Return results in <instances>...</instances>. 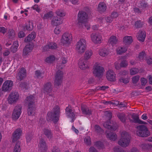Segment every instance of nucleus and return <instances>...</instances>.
Listing matches in <instances>:
<instances>
[{"instance_id": "4c0bfd02", "label": "nucleus", "mask_w": 152, "mask_h": 152, "mask_svg": "<svg viewBox=\"0 0 152 152\" xmlns=\"http://www.w3.org/2000/svg\"><path fill=\"white\" fill-rule=\"evenodd\" d=\"M53 16V13L52 11H50L47 13L45 14L43 18L44 19H47L51 18Z\"/></svg>"}, {"instance_id": "a878e982", "label": "nucleus", "mask_w": 152, "mask_h": 152, "mask_svg": "<svg viewBox=\"0 0 152 152\" xmlns=\"http://www.w3.org/2000/svg\"><path fill=\"white\" fill-rule=\"evenodd\" d=\"M36 36L35 33L34 32H32L25 38L24 42H28L31 41L35 38Z\"/></svg>"}, {"instance_id": "39448f33", "label": "nucleus", "mask_w": 152, "mask_h": 152, "mask_svg": "<svg viewBox=\"0 0 152 152\" xmlns=\"http://www.w3.org/2000/svg\"><path fill=\"white\" fill-rule=\"evenodd\" d=\"M88 18L87 14L83 11H80L77 15L78 22L77 24L79 27L82 24V23H84L87 21Z\"/></svg>"}, {"instance_id": "ddd939ff", "label": "nucleus", "mask_w": 152, "mask_h": 152, "mask_svg": "<svg viewBox=\"0 0 152 152\" xmlns=\"http://www.w3.org/2000/svg\"><path fill=\"white\" fill-rule=\"evenodd\" d=\"M22 131L20 129H16L13 133L12 136V141L14 142L20 138L21 135Z\"/></svg>"}, {"instance_id": "37998d69", "label": "nucleus", "mask_w": 152, "mask_h": 152, "mask_svg": "<svg viewBox=\"0 0 152 152\" xmlns=\"http://www.w3.org/2000/svg\"><path fill=\"white\" fill-rule=\"evenodd\" d=\"M95 131L97 133H102L103 132V129L99 125H96L94 126Z\"/></svg>"}, {"instance_id": "13d9d810", "label": "nucleus", "mask_w": 152, "mask_h": 152, "mask_svg": "<svg viewBox=\"0 0 152 152\" xmlns=\"http://www.w3.org/2000/svg\"><path fill=\"white\" fill-rule=\"evenodd\" d=\"M128 65V62L126 60L122 61L120 64V66L121 67H126Z\"/></svg>"}, {"instance_id": "c9c22d12", "label": "nucleus", "mask_w": 152, "mask_h": 152, "mask_svg": "<svg viewBox=\"0 0 152 152\" xmlns=\"http://www.w3.org/2000/svg\"><path fill=\"white\" fill-rule=\"evenodd\" d=\"M99 54L101 56L104 57L107 56L109 54V51L106 48H102L99 50Z\"/></svg>"}, {"instance_id": "5fc2aeb1", "label": "nucleus", "mask_w": 152, "mask_h": 152, "mask_svg": "<svg viewBox=\"0 0 152 152\" xmlns=\"http://www.w3.org/2000/svg\"><path fill=\"white\" fill-rule=\"evenodd\" d=\"M84 142L86 144L89 145L91 144V139L90 137H87L84 139Z\"/></svg>"}, {"instance_id": "a19ab883", "label": "nucleus", "mask_w": 152, "mask_h": 152, "mask_svg": "<svg viewBox=\"0 0 152 152\" xmlns=\"http://www.w3.org/2000/svg\"><path fill=\"white\" fill-rule=\"evenodd\" d=\"M56 13L57 15L60 17H63L65 16L66 13L62 10L61 9H58L57 10Z\"/></svg>"}, {"instance_id": "f257e3e1", "label": "nucleus", "mask_w": 152, "mask_h": 152, "mask_svg": "<svg viewBox=\"0 0 152 152\" xmlns=\"http://www.w3.org/2000/svg\"><path fill=\"white\" fill-rule=\"evenodd\" d=\"M53 113L48 112L47 114V121H53L54 123H57L59 120L60 113V109L59 106H55L53 109Z\"/></svg>"}, {"instance_id": "c03bdc74", "label": "nucleus", "mask_w": 152, "mask_h": 152, "mask_svg": "<svg viewBox=\"0 0 152 152\" xmlns=\"http://www.w3.org/2000/svg\"><path fill=\"white\" fill-rule=\"evenodd\" d=\"M132 118L133 120H130L131 122H134L135 124L139 123L140 120L139 119L138 116L132 115Z\"/></svg>"}, {"instance_id": "f03ea898", "label": "nucleus", "mask_w": 152, "mask_h": 152, "mask_svg": "<svg viewBox=\"0 0 152 152\" xmlns=\"http://www.w3.org/2000/svg\"><path fill=\"white\" fill-rule=\"evenodd\" d=\"M121 138L118 141V144L123 147L125 148L129 144L131 137L127 132H123L121 134Z\"/></svg>"}, {"instance_id": "603ef678", "label": "nucleus", "mask_w": 152, "mask_h": 152, "mask_svg": "<svg viewBox=\"0 0 152 152\" xmlns=\"http://www.w3.org/2000/svg\"><path fill=\"white\" fill-rule=\"evenodd\" d=\"M80 28L83 27V28L86 29L88 30L89 29L90 26L89 24L86 22H85L84 23H82V24L80 26Z\"/></svg>"}, {"instance_id": "f3484780", "label": "nucleus", "mask_w": 152, "mask_h": 152, "mask_svg": "<svg viewBox=\"0 0 152 152\" xmlns=\"http://www.w3.org/2000/svg\"><path fill=\"white\" fill-rule=\"evenodd\" d=\"M33 48L32 45L29 44L26 45L23 50L22 56L25 57L29 55V53L32 50Z\"/></svg>"}, {"instance_id": "7ed1b4c3", "label": "nucleus", "mask_w": 152, "mask_h": 152, "mask_svg": "<svg viewBox=\"0 0 152 152\" xmlns=\"http://www.w3.org/2000/svg\"><path fill=\"white\" fill-rule=\"evenodd\" d=\"M137 130L136 133L137 134L142 137H146L150 134L149 131L146 126L144 125H141L137 126Z\"/></svg>"}, {"instance_id": "6e6d98bb", "label": "nucleus", "mask_w": 152, "mask_h": 152, "mask_svg": "<svg viewBox=\"0 0 152 152\" xmlns=\"http://www.w3.org/2000/svg\"><path fill=\"white\" fill-rule=\"evenodd\" d=\"M120 82H122L124 84H126L129 82V79L128 78H124L123 77H121L119 79Z\"/></svg>"}, {"instance_id": "e2e57ef3", "label": "nucleus", "mask_w": 152, "mask_h": 152, "mask_svg": "<svg viewBox=\"0 0 152 152\" xmlns=\"http://www.w3.org/2000/svg\"><path fill=\"white\" fill-rule=\"evenodd\" d=\"M118 13L116 12H113L111 14V17L113 18H117L118 16Z\"/></svg>"}, {"instance_id": "3c124183", "label": "nucleus", "mask_w": 152, "mask_h": 152, "mask_svg": "<svg viewBox=\"0 0 152 152\" xmlns=\"http://www.w3.org/2000/svg\"><path fill=\"white\" fill-rule=\"evenodd\" d=\"M50 49L52 50L55 49L57 47V45L55 43L51 42L48 43Z\"/></svg>"}, {"instance_id": "b1692460", "label": "nucleus", "mask_w": 152, "mask_h": 152, "mask_svg": "<svg viewBox=\"0 0 152 152\" xmlns=\"http://www.w3.org/2000/svg\"><path fill=\"white\" fill-rule=\"evenodd\" d=\"M36 108L35 105H28L27 109L28 113V115H33L35 114Z\"/></svg>"}, {"instance_id": "dca6fc26", "label": "nucleus", "mask_w": 152, "mask_h": 152, "mask_svg": "<svg viewBox=\"0 0 152 152\" xmlns=\"http://www.w3.org/2000/svg\"><path fill=\"white\" fill-rule=\"evenodd\" d=\"M91 38L92 41L95 43H100L102 41V36L99 34H93L91 35Z\"/></svg>"}, {"instance_id": "f704fd0d", "label": "nucleus", "mask_w": 152, "mask_h": 152, "mask_svg": "<svg viewBox=\"0 0 152 152\" xmlns=\"http://www.w3.org/2000/svg\"><path fill=\"white\" fill-rule=\"evenodd\" d=\"M93 54V52L91 50H87L84 54V58L83 59L87 60L89 59Z\"/></svg>"}, {"instance_id": "58836bf2", "label": "nucleus", "mask_w": 152, "mask_h": 152, "mask_svg": "<svg viewBox=\"0 0 152 152\" xmlns=\"http://www.w3.org/2000/svg\"><path fill=\"white\" fill-rule=\"evenodd\" d=\"M19 87L22 90H23V91H25L28 88L27 83L25 82L21 83L19 85Z\"/></svg>"}, {"instance_id": "393cba45", "label": "nucleus", "mask_w": 152, "mask_h": 152, "mask_svg": "<svg viewBox=\"0 0 152 152\" xmlns=\"http://www.w3.org/2000/svg\"><path fill=\"white\" fill-rule=\"evenodd\" d=\"M117 117L123 123L126 122V115L124 113H118L116 114Z\"/></svg>"}, {"instance_id": "864d4df0", "label": "nucleus", "mask_w": 152, "mask_h": 152, "mask_svg": "<svg viewBox=\"0 0 152 152\" xmlns=\"http://www.w3.org/2000/svg\"><path fill=\"white\" fill-rule=\"evenodd\" d=\"M138 72V70L137 68H133L130 70V74L131 75H134L136 74Z\"/></svg>"}, {"instance_id": "bb28decb", "label": "nucleus", "mask_w": 152, "mask_h": 152, "mask_svg": "<svg viewBox=\"0 0 152 152\" xmlns=\"http://www.w3.org/2000/svg\"><path fill=\"white\" fill-rule=\"evenodd\" d=\"M146 33L144 31H140L137 38L139 41L143 42L144 41Z\"/></svg>"}, {"instance_id": "20e7f679", "label": "nucleus", "mask_w": 152, "mask_h": 152, "mask_svg": "<svg viewBox=\"0 0 152 152\" xmlns=\"http://www.w3.org/2000/svg\"><path fill=\"white\" fill-rule=\"evenodd\" d=\"M86 40L81 39L77 43L76 49L77 52L79 53H83L86 48Z\"/></svg>"}, {"instance_id": "a18cd8bd", "label": "nucleus", "mask_w": 152, "mask_h": 152, "mask_svg": "<svg viewBox=\"0 0 152 152\" xmlns=\"http://www.w3.org/2000/svg\"><path fill=\"white\" fill-rule=\"evenodd\" d=\"M35 75L37 78H42L43 77L44 73L41 72L39 70H36L35 72Z\"/></svg>"}, {"instance_id": "c85d7f7f", "label": "nucleus", "mask_w": 152, "mask_h": 152, "mask_svg": "<svg viewBox=\"0 0 152 152\" xmlns=\"http://www.w3.org/2000/svg\"><path fill=\"white\" fill-rule=\"evenodd\" d=\"M44 134L46 137L49 140L53 136V134L50 129H45L43 130Z\"/></svg>"}, {"instance_id": "338daca9", "label": "nucleus", "mask_w": 152, "mask_h": 152, "mask_svg": "<svg viewBox=\"0 0 152 152\" xmlns=\"http://www.w3.org/2000/svg\"><path fill=\"white\" fill-rule=\"evenodd\" d=\"M54 33L56 34H59L61 32V30L58 27H56L54 30Z\"/></svg>"}, {"instance_id": "8fccbe9b", "label": "nucleus", "mask_w": 152, "mask_h": 152, "mask_svg": "<svg viewBox=\"0 0 152 152\" xmlns=\"http://www.w3.org/2000/svg\"><path fill=\"white\" fill-rule=\"evenodd\" d=\"M143 23L140 20L137 21L135 22V26L137 28L141 27L142 26Z\"/></svg>"}, {"instance_id": "052dcab7", "label": "nucleus", "mask_w": 152, "mask_h": 152, "mask_svg": "<svg viewBox=\"0 0 152 152\" xmlns=\"http://www.w3.org/2000/svg\"><path fill=\"white\" fill-rule=\"evenodd\" d=\"M33 28V25L31 24L30 25V24L28 25H26L25 26V28H26V29L28 31L32 30Z\"/></svg>"}, {"instance_id": "7c9ffc66", "label": "nucleus", "mask_w": 152, "mask_h": 152, "mask_svg": "<svg viewBox=\"0 0 152 152\" xmlns=\"http://www.w3.org/2000/svg\"><path fill=\"white\" fill-rule=\"evenodd\" d=\"M81 110L83 113L86 115H90L91 114V110L89 109L87 107L85 106H81Z\"/></svg>"}, {"instance_id": "bf43d9fd", "label": "nucleus", "mask_w": 152, "mask_h": 152, "mask_svg": "<svg viewBox=\"0 0 152 152\" xmlns=\"http://www.w3.org/2000/svg\"><path fill=\"white\" fill-rule=\"evenodd\" d=\"M140 6L142 7L146 8L148 6V5L147 2H145L144 0H142L140 3Z\"/></svg>"}, {"instance_id": "ea45409f", "label": "nucleus", "mask_w": 152, "mask_h": 152, "mask_svg": "<svg viewBox=\"0 0 152 152\" xmlns=\"http://www.w3.org/2000/svg\"><path fill=\"white\" fill-rule=\"evenodd\" d=\"M55 58L53 56H50L47 57L45 60V62L48 63H51L55 60Z\"/></svg>"}, {"instance_id": "9b49d317", "label": "nucleus", "mask_w": 152, "mask_h": 152, "mask_svg": "<svg viewBox=\"0 0 152 152\" xmlns=\"http://www.w3.org/2000/svg\"><path fill=\"white\" fill-rule=\"evenodd\" d=\"M104 127L110 129L111 131H115L117 128V125L115 122L111 123L110 121L108 120L104 122L103 124Z\"/></svg>"}, {"instance_id": "680f3d73", "label": "nucleus", "mask_w": 152, "mask_h": 152, "mask_svg": "<svg viewBox=\"0 0 152 152\" xmlns=\"http://www.w3.org/2000/svg\"><path fill=\"white\" fill-rule=\"evenodd\" d=\"M119 74L121 76H124L128 75L129 74V72L126 70L122 71H120Z\"/></svg>"}, {"instance_id": "2eb2a0df", "label": "nucleus", "mask_w": 152, "mask_h": 152, "mask_svg": "<svg viewBox=\"0 0 152 152\" xmlns=\"http://www.w3.org/2000/svg\"><path fill=\"white\" fill-rule=\"evenodd\" d=\"M106 77L107 79L110 81H114L116 80V75L111 70H109L106 73Z\"/></svg>"}, {"instance_id": "2f4dec72", "label": "nucleus", "mask_w": 152, "mask_h": 152, "mask_svg": "<svg viewBox=\"0 0 152 152\" xmlns=\"http://www.w3.org/2000/svg\"><path fill=\"white\" fill-rule=\"evenodd\" d=\"M133 41L131 36H126L123 39V42L125 45L130 44Z\"/></svg>"}, {"instance_id": "4be33fe9", "label": "nucleus", "mask_w": 152, "mask_h": 152, "mask_svg": "<svg viewBox=\"0 0 152 152\" xmlns=\"http://www.w3.org/2000/svg\"><path fill=\"white\" fill-rule=\"evenodd\" d=\"M35 97L34 96L30 95L26 98L25 102L28 105H35Z\"/></svg>"}, {"instance_id": "72a5a7b5", "label": "nucleus", "mask_w": 152, "mask_h": 152, "mask_svg": "<svg viewBox=\"0 0 152 152\" xmlns=\"http://www.w3.org/2000/svg\"><path fill=\"white\" fill-rule=\"evenodd\" d=\"M127 50V48L126 47H118L116 49V52L118 54L121 55L125 53Z\"/></svg>"}, {"instance_id": "a211bd4d", "label": "nucleus", "mask_w": 152, "mask_h": 152, "mask_svg": "<svg viewBox=\"0 0 152 152\" xmlns=\"http://www.w3.org/2000/svg\"><path fill=\"white\" fill-rule=\"evenodd\" d=\"M38 147L39 150L41 152H45L47 150V146L45 141L43 139L41 138L40 140Z\"/></svg>"}, {"instance_id": "c756f323", "label": "nucleus", "mask_w": 152, "mask_h": 152, "mask_svg": "<svg viewBox=\"0 0 152 152\" xmlns=\"http://www.w3.org/2000/svg\"><path fill=\"white\" fill-rule=\"evenodd\" d=\"M44 90L47 92L50 93L52 91V84L50 82H47L44 86Z\"/></svg>"}, {"instance_id": "cd10ccee", "label": "nucleus", "mask_w": 152, "mask_h": 152, "mask_svg": "<svg viewBox=\"0 0 152 152\" xmlns=\"http://www.w3.org/2000/svg\"><path fill=\"white\" fill-rule=\"evenodd\" d=\"M106 136L107 137L113 141H115L117 138L116 134L112 132L109 133L108 131H106Z\"/></svg>"}, {"instance_id": "774afa93", "label": "nucleus", "mask_w": 152, "mask_h": 152, "mask_svg": "<svg viewBox=\"0 0 152 152\" xmlns=\"http://www.w3.org/2000/svg\"><path fill=\"white\" fill-rule=\"evenodd\" d=\"M89 152H98L97 151L94 147H90L89 150Z\"/></svg>"}, {"instance_id": "6e6552de", "label": "nucleus", "mask_w": 152, "mask_h": 152, "mask_svg": "<svg viewBox=\"0 0 152 152\" xmlns=\"http://www.w3.org/2000/svg\"><path fill=\"white\" fill-rule=\"evenodd\" d=\"M63 73L61 71L58 70L56 72L54 80V86H58L61 85L63 80Z\"/></svg>"}, {"instance_id": "de8ad7c7", "label": "nucleus", "mask_w": 152, "mask_h": 152, "mask_svg": "<svg viewBox=\"0 0 152 152\" xmlns=\"http://www.w3.org/2000/svg\"><path fill=\"white\" fill-rule=\"evenodd\" d=\"M146 53L145 51H142L140 52L138 56L139 60L141 61H143L144 57Z\"/></svg>"}, {"instance_id": "4468645a", "label": "nucleus", "mask_w": 152, "mask_h": 152, "mask_svg": "<svg viewBox=\"0 0 152 152\" xmlns=\"http://www.w3.org/2000/svg\"><path fill=\"white\" fill-rule=\"evenodd\" d=\"M78 64L80 68L85 70L89 67L88 61L83 58H81L79 61Z\"/></svg>"}, {"instance_id": "5701e85b", "label": "nucleus", "mask_w": 152, "mask_h": 152, "mask_svg": "<svg viewBox=\"0 0 152 152\" xmlns=\"http://www.w3.org/2000/svg\"><path fill=\"white\" fill-rule=\"evenodd\" d=\"M107 8L106 4L103 2H100L98 5L97 10L100 13L104 12Z\"/></svg>"}, {"instance_id": "4d7b16f0", "label": "nucleus", "mask_w": 152, "mask_h": 152, "mask_svg": "<svg viewBox=\"0 0 152 152\" xmlns=\"http://www.w3.org/2000/svg\"><path fill=\"white\" fill-rule=\"evenodd\" d=\"M140 76L138 75H137L133 77L132 78V82L134 84L137 83L139 80Z\"/></svg>"}, {"instance_id": "69168bd1", "label": "nucleus", "mask_w": 152, "mask_h": 152, "mask_svg": "<svg viewBox=\"0 0 152 152\" xmlns=\"http://www.w3.org/2000/svg\"><path fill=\"white\" fill-rule=\"evenodd\" d=\"M18 36L19 38H21L25 36L24 32L23 31H20L18 34Z\"/></svg>"}, {"instance_id": "49530a36", "label": "nucleus", "mask_w": 152, "mask_h": 152, "mask_svg": "<svg viewBox=\"0 0 152 152\" xmlns=\"http://www.w3.org/2000/svg\"><path fill=\"white\" fill-rule=\"evenodd\" d=\"M9 37L10 39L13 38L15 36V33L14 31L12 29H9L8 32Z\"/></svg>"}, {"instance_id": "09e8293b", "label": "nucleus", "mask_w": 152, "mask_h": 152, "mask_svg": "<svg viewBox=\"0 0 152 152\" xmlns=\"http://www.w3.org/2000/svg\"><path fill=\"white\" fill-rule=\"evenodd\" d=\"M33 135L31 133H28L26 136V139L27 142L28 143L30 142L32 138Z\"/></svg>"}, {"instance_id": "0e129e2a", "label": "nucleus", "mask_w": 152, "mask_h": 152, "mask_svg": "<svg viewBox=\"0 0 152 152\" xmlns=\"http://www.w3.org/2000/svg\"><path fill=\"white\" fill-rule=\"evenodd\" d=\"M7 31V28H5L3 27H0V32L4 34Z\"/></svg>"}, {"instance_id": "412c9836", "label": "nucleus", "mask_w": 152, "mask_h": 152, "mask_svg": "<svg viewBox=\"0 0 152 152\" xmlns=\"http://www.w3.org/2000/svg\"><path fill=\"white\" fill-rule=\"evenodd\" d=\"M66 113L69 117L71 118L72 119H74L75 116L74 113L72 112L71 107L69 105L66 109Z\"/></svg>"}, {"instance_id": "473e14b6", "label": "nucleus", "mask_w": 152, "mask_h": 152, "mask_svg": "<svg viewBox=\"0 0 152 152\" xmlns=\"http://www.w3.org/2000/svg\"><path fill=\"white\" fill-rule=\"evenodd\" d=\"M118 39L114 36H112L108 40L109 43L113 46L117 44L118 41Z\"/></svg>"}, {"instance_id": "0eeeda50", "label": "nucleus", "mask_w": 152, "mask_h": 152, "mask_svg": "<svg viewBox=\"0 0 152 152\" xmlns=\"http://www.w3.org/2000/svg\"><path fill=\"white\" fill-rule=\"evenodd\" d=\"M72 39V34L70 33L66 32L62 35L61 42L64 45L69 44L71 43Z\"/></svg>"}, {"instance_id": "423d86ee", "label": "nucleus", "mask_w": 152, "mask_h": 152, "mask_svg": "<svg viewBox=\"0 0 152 152\" xmlns=\"http://www.w3.org/2000/svg\"><path fill=\"white\" fill-rule=\"evenodd\" d=\"M93 73L94 75L98 77H101L102 75L104 68L99 64L96 63L93 68Z\"/></svg>"}, {"instance_id": "1a4fd4ad", "label": "nucleus", "mask_w": 152, "mask_h": 152, "mask_svg": "<svg viewBox=\"0 0 152 152\" xmlns=\"http://www.w3.org/2000/svg\"><path fill=\"white\" fill-rule=\"evenodd\" d=\"M19 95L17 92H11L8 97V102L9 104H12L16 102L19 99Z\"/></svg>"}, {"instance_id": "e433bc0d", "label": "nucleus", "mask_w": 152, "mask_h": 152, "mask_svg": "<svg viewBox=\"0 0 152 152\" xmlns=\"http://www.w3.org/2000/svg\"><path fill=\"white\" fill-rule=\"evenodd\" d=\"M20 142L19 141L17 142L14 148L13 152H20L21 148L20 147Z\"/></svg>"}, {"instance_id": "aec40b11", "label": "nucleus", "mask_w": 152, "mask_h": 152, "mask_svg": "<svg viewBox=\"0 0 152 152\" xmlns=\"http://www.w3.org/2000/svg\"><path fill=\"white\" fill-rule=\"evenodd\" d=\"M26 75V70L24 68H22L17 74L16 77L18 80H21Z\"/></svg>"}, {"instance_id": "9d476101", "label": "nucleus", "mask_w": 152, "mask_h": 152, "mask_svg": "<svg viewBox=\"0 0 152 152\" xmlns=\"http://www.w3.org/2000/svg\"><path fill=\"white\" fill-rule=\"evenodd\" d=\"M21 105H17L15 107L12 115V118L13 120H17L19 118L21 113Z\"/></svg>"}, {"instance_id": "79ce46f5", "label": "nucleus", "mask_w": 152, "mask_h": 152, "mask_svg": "<svg viewBox=\"0 0 152 152\" xmlns=\"http://www.w3.org/2000/svg\"><path fill=\"white\" fill-rule=\"evenodd\" d=\"M95 145L99 149H102L104 148L103 143L100 141L96 142Z\"/></svg>"}, {"instance_id": "6ab92c4d", "label": "nucleus", "mask_w": 152, "mask_h": 152, "mask_svg": "<svg viewBox=\"0 0 152 152\" xmlns=\"http://www.w3.org/2000/svg\"><path fill=\"white\" fill-rule=\"evenodd\" d=\"M62 23V20L61 18L57 16L53 17L51 21V24L53 26H59Z\"/></svg>"}, {"instance_id": "f8f14e48", "label": "nucleus", "mask_w": 152, "mask_h": 152, "mask_svg": "<svg viewBox=\"0 0 152 152\" xmlns=\"http://www.w3.org/2000/svg\"><path fill=\"white\" fill-rule=\"evenodd\" d=\"M13 82L11 80H6L3 83L2 88L3 91H10L12 88Z\"/></svg>"}]
</instances>
